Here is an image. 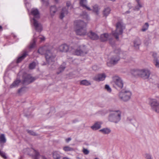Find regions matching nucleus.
I'll return each instance as SVG.
<instances>
[{
  "label": "nucleus",
  "mask_w": 159,
  "mask_h": 159,
  "mask_svg": "<svg viewBox=\"0 0 159 159\" xmlns=\"http://www.w3.org/2000/svg\"><path fill=\"white\" fill-rule=\"evenodd\" d=\"M20 82V80H16L11 85L10 88H13L16 87H18Z\"/></svg>",
  "instance_id": "nucleus-25"
},
{
  "label": "nucleus",
  "mask_w": 159,
  "mask_h": 159,
  "mask_svg": "<svg viewBox=\"0 0 159 159\" xmlns=\"http://www.w3.org/2000/svg\"><path fill=\"white\" fill-rule=\"evenodd\" d=\"M57 8L54 6H52L50 7V12L52 16H53L57 11Z\"/></svg>",
  "instance_id": "nucleus-24"
},
{
  "label": "nucleus",
  "mask_w": 159,
  "mask_h": 159,
  "mask_svg": "<svg viewBox=\"0 0 159 159\" xmlns=\"http://www.w3.org/2000/svg\"><path fill=\"white\" fill-rule=\"evenodd\" d=\"M66 68L65 64L63 63L61 65L58 69V71L57 72V74H58L63 71Z\"/></svg>",
  "instance_id": "nucleus-32"
},
{
  "label": "nucleus",
  "mask_w": 159,
  "mask_h": 159,
  "mask_svg": "<svg viewBox=\"0 0 159 159\" xmlns=\"http://www.w3.org/2000/svg\"><path fill=\"white\" fill-rule=\"evenodd\" d=\"M134 46L136 48H139V45L141 44L140 40L139 38L136 39L134 42Z\"/></svg>",
  "instance_id": "nucleus-28"
},
{
  "label": "nucleus",
  "mask_w": 159,
  "mask_h": 159,
  "mask_svg": "<svg viewBox=\"0 0 159 159\" xmlns=\"http://www.w3.org/2000/svg\"><path fill=\"white\" fill-rule=\"evenodd\" d=\"M149 103L153 110L159 113V103L156 99L149 98Z\"/></svg>",
  "instance_id": "nucleus-8"
},
{
  "label": "nucleus",
  "mask_w": 159,
  "mask_h": 159,
  "mask_svg": "<svg viewBox=\"0 0 159 159\" xmlns=\"http://www.w3.org/2000/svg\"><path fill=\"white\" fill-rule=\"evenodd\" d=\"M88 52L86 47L84 45H80L74 51H72L75 55L82 56L87 54Z\"/></svg>",
  "instance_id": "nucleus-5"
},
{
  "label": "nucleus",
  "mask_w": 159,
  "mask_h": 159,
  "mask_svg": "<svg viewBox=\"0 0 159 159\" xmlns=\"http://www.w3.org/2000/svg\"><path fill=\"white\" fill-rule=\"evenodd\" d=\"M102 122H97L95 123L91 127V128L93 130H96L99 129L101 127V125Z\"/></svg>",
  "instance_id": "nucleus-21"
},
{
  "label": "nucleus",
  "mask_w": 159,
  "mask_h": 159,
  "mask_svg": "<svg viewBox=\"0 0 159 159\" xmlns=\"http://www.w3.org/2000/svg\"><path fill=\"white\" fill-rule=\"evenodd\" d=\"M32 20L33 24L35 30L38 32H40L43 30L42 25L34 18H33Z\"/></svg>",
  "instance_id": "nucleus-11"
},
{
  "label": "nucleus",
  "mask_w": 159,
  "mask_h": 159,
  "mask_svg": "<svg viewBox=\"0 0 159 159\" xmlns=\"http://www.w3.org/2000/svg\"><path fill=\"white\" fill-rule=\"evenodd\" d=\"M46 63H44V64H43V65H46Z\"/></svg>",
  "instance_id": "nucleus-61"
},
{
  "label": "nucleus",
  "mask_w": 159,
  "mask_h": 159,
  "mask_svg": "<svg viewBox=\"0 0 159 159\" xmlns=\"http://www.w3.org/2000/svg\"><path fill=\"white\" fill-rule=\"evenodd\" d=\"M115 52H116H116H116V50H115Z\"/></svg>",
  "instance_id": "nucleus-63"
},
{
  "label": "nucleus",
  "mask_w": 159,
  "mask_h": 159,
  "mask_svg": "<svg viewBox=\"0 0 159 159\" xmlns=\"http://www.w3.org/2000/svg\"><path fill=\"white\" fill-rule=\"evenodd\" d=\"M42 159H47L46 157H42Z\"/></svg>",
  "instance_id": "nucleus-57"
},
{
  "label": "nucleus",
  "mask_w": 159,
  "mask_h": 159,
  "mask_svg": "<svg viewBox=\"0 0 159 159\" xmlns=\"http://www.w3.org/2000/svg\"><path fill=\"white\" fill-rule=\"evenodd\" d=\"M146 158L147 159H152L151 156L149 154H147L146 155Z\"/></svg>",
  "instance_id": "nucleus-51"
},
{
  "label": "nucleus",
  "mask_w": 159,
  "mask_h": 159,
  "mask_svg": "<svg viewBox=\"0 0 159 159\" xmlns=\"http://www.w3.org/2000/svg\"><path fill=\"white\" fill-rule=\"evenodd\" d=\"M38 38L41 41L44 40L45 39V37L42 36H39Z\"/></svg>",
  "instance_id": "nucleus-49"
},
{
  "label": "nucleus",
  "mask_w": 159,
  "mask_h": 159,
  "mask_svg": "<svg viewBox=\"0 0 159 159\" xmlns=\"http://www.w3.org/2000/svg\"><path fill=\"white\" fill-rule=\"evenodd\" d=\"M49 49L48 47L45 46L43 47L40 48L38 50V52L41 55H45L47 51Z\"/></svg>",
  "instance_id": "nucleus-19"
},
{
  "label": "nucleus",
  "mask_w": 159,
  "mask_h": 159,
  "mask_svg": "<svg viewBox=\"0 0 159 159\" xmlns=\"http://www.w3.org/2000/svg\"><path fill=\"white\" fill-rule=\"evenodd\" d=\"M132 95L131 92L128 90L123 89L118 93L119 99L122 101L126 102L131 98Z\"/></svg>",
  "instance_id": "nucleus-2"
},
{
  "label": "nucleus",
  "mask_w": 159,
  "mask_h": 159,
  "mask_svg": "<svg viewBox=\"0 0 159 159\" xmlns=\"http://www.w3.org/2000/svg\"><path fill=\"white\" fill-rule=\"evenodd\" d=\"M57 50L60 52H67L69 50V46L65 43L62 44L58 48Z\"/></svg>",
  "instance_id": "nucleus-13"
},
{
  "label": "nucleus",
  "mask_w": 159,
  "mask_h": 159,
  "mask_svg": "<svg viewBox=\"0 0 159 159\" xmlns=\"http://www.w3.org/2000/svg\"><path fill=\"white\" fill-rule=\"evenodd\" d=\"M100 39L102 41H105L107 40H109V41L112 40V38H111V35H109L107 33L101 34L100 36Z\"/></svg>",
  "instance_id": "nucleus-16"
},
{
  "label": "nucleus",
  "mask_w": 159,
  "mask_h": 159,
  "mask_svg": "<svg viewBox=\"0 0 159 159\" xmlns=\"http://www.w3.org/2000/svg\"><path fill=\"white\" fill-rule=\"evenodd\" d=\"M154 64L157 67H159V61L157 59L154 60Z\"/></svg>",
  "instance_id": "nucleus-47"
},
{
  "label": "nucleus",
  "mask_w": 159,
  "mask_h": 159,
  "mask_svg": "<svg viewBox=\"0 0 159 159\" xmlns=\"http://www.w3.org/2000/svg\"><path fill=\"white\" fill-rule=\"evenodd\" d=\"M83 14H84L83 18L86 19V20H89V16L87 13L85 12H83Z\"/></svg>",
  "instance_id": "nucleus-45"
},
{
  "label": "nucleus",
  "mask_w": 159,
  "mask_h": 159,
  "mask_svg": "<svg viewBox=\"0 0 159 159\" xmlns=\"http://www.w3.org/2000/svg\"><path fill=\"white\" fill-rule=\"evenodd\" d=\"M71 140V139L70 138H68L66 139V141L67 142H68Z\"/></svg>",
  "instance_id": "nucleus-52"
},
{
  "label": "nucleus",
  "mask_w": 159,
  "mask_h": 159,
  "mask_svg": "<svg viewBox=\"0 0 159 159\" xmlns=\"http://www.w3.org/2000/svg\"><path fill=\"white\" fill-rule=\"evenodd\" d=\"M130 11H128L125 12V14L129 13Z\"/></svg>",
  "instance_id": "nucleus-56"
},
{
  "label": "nucleus",
  "mask_w": 159,
  "mask_h": 159,
  "mask_svg": "<svg viewBox=\"0 0 159 159\" xmlns=\"http://www.w3.org/2000/svg\"><path fill=\"white\" fill-rule=\"evenodd\" d=\"M69 8L70 9H73V5H71L70 6V7H69Z\"/></svg>",
  "instance_id": "nucleus-55"
},
{
  "label": "nucleus",
  "mask_w": 159,
  "mask_h": 159,
  "mask_svg": "<svg viewBox=\"0 0 159 159\" xmlns=\"http://www.w3.org/2000/svg\"><path fill=\"white\" fill-rule=\"evenodd\" d=\"M150 71L146 69L141 70L140 77L144 79H148L150 76Z\"/></svg>",
  "instance_id": "nucleus-12"
},
{
  "label": "nucleus",
  "mask_w": 159,
  "mask_h": 159,
  "mask_svg": "<svg viewBox=\"0 0 159 159\" xmlns=\"http://www.w3.org/2000/svg\"><path fill=\"white\" fill-rule=\"evenodd\" d=\"M80 84L82 85L89 86L91 84L89 81L86 80H81L80 81Z\"/></svg>",
  "instance_id": "nucleus-31"
},
{
  "label": "nucleus",
  "mask_w": 159,
  "mask_h": 159,
  "mask_svg": "<svg viewBox=\"0 0 159 159\" xmlns=\"http://www.w3.org/2000/svg\"><path fill=\"white\" fill-rule=\"evenodd\" d=\"M43 4L45 6H47L48 5V0H41Z\"/></svg>",
  "instance_id": "nucleus-42"
},
{
  "label": "nucleus",
  "mask_w": 159,
  "mask_h": 159,
  "mask_svg": "<svg viewBox=\"0 0 159 159\" xmlns=\"http://www.w3.org/2000/svg\"><path fill=\"white\" fill-rule=\"evenodd\" d=\"M27 54L26 52H24L22 55L18 57L17 60V63H18L20 62L26 57Z\"/></svg>",
  "instance_id": "nucleus-30"
},
{
  "label": "nucleus",
  "mask_w": 159,
  "mask_h": 159,
  "mask_svg": "<svg viewBox=\"0 0 159 159\" xmlns=\"http://www.w3.org/2000/svg\"><path fill=\"white\" fill-rule=\"evenodd\" d=\"M88 36L93 40H96L98 39L99 36L95 33L91 31L87 34Z\"/></svg>",
  "instance_id": "nucleus-15"
},
{
  "label": "nucleus",
  "mask_w": 159,
  "mask_h": 159,
  "mask_svg": "<svg viewBox=\"0 0 159 159\" xmlns=\"http://www.w3.org/2000/svg\"><path fill=\"white\" fill-rule=\"evenodd\" d=\"M21 89H20L18 90V92L20 93L21 91Z\"/></svg>",
  "instance_id": "nucleus-58"
},
{
  "label": "nucleus",
  "mask_w": 159,
  "mask_h": 159,
  "mask_svg": "<svg viewBox=\"0 0 159 159\" xmlns=\"http://www.w3.org/2000/svg\"><path fill=\"white\" fill-rule=\"evenodd\" d=\"M140 5L141 6V7H140V6L139 5L138 3H137V5L135 7L134 10L139 11V10L140 8L142 7V5L140 3Z\"/></svg>",
  "instance_id": "nucleus-44"
},
{
  "label": "nucleus",
  "mask_w": 159,
  "mask_h": 159,
  "mask_svg": "<svg viewBox=\"0 0 159 159\" xmlns=\"http://www.w3.org/2000/svg\"><path fill=\"white\" fill-rule=\"evenodd\" d=\"M36 66V63L34 62L31 63L29 66L30 69H32L35 68Z\"/></svg>",
  "instance_id": "nucleus-39"
},
{
  "label": "nucleus",
  "mask_w": 159,
  "mask_h": 159,
  "mask_svg": "<svg viewBox=\"0 0 159 159\" xmlns=\"http://www.w3.org/2000/svg\"><path fill=\"white\" fill-rule=\"evenodd\" d=\"M106 77V75L104 73L98 74L95 75L93 78V80L97 81L104 80Z\"/></svg>",
  "instance_id": "nucleus-14"
},
{
  "label": "nucleus",
  "mask_w": 159,
  "mask_h": 159,
  "mask_svg": "<svg viewBox=\"0 0 159 159\" xmlns=\"http://www.w3.org/2000/svg\"><path fill=\"white\" fill-rule=\"evenodd\" d=\"M0 155L4 159H6L7 158V157L5 153L1 150H0Z\"/></svg>",
  "instance_id": "nucleus-41"
},
{
  "label": "nucleus",
  "mask_w": 159,
  "mask_h": 159,
  "mask_svg": "<svg viewBox=\"0 0 159 159\" xmlns=\"http://www.w3.org/2000/svg\"><path fill=\"white\" fill-rule=\"evenodd\" d=\"M1 29H2V27L0 25V30Z\"/></svg>",
  "instance_id": "nucleus-60"
},
{
  "label": "nucleus",
  "mask_w": 159,
  "mask_h": 159,
  "mask_svg": "<svg viewBox=\"0 0 159 159\" xmlns=\"http://www.w3.org/2000/svg\"><path fill=\"white\" fill-rule=\"evenodd\" d=\"M24 151L25 153L29 155L30 154V152L31 151V149L30 148H28L24 149Z\"/></svg>",
  "instance_id": "nucleus-48"
},
{
  "label": "nucleus",
  "mask_w": 159,
  "mask_h": 159,
  "mask_svg": "<svg viewBox=\"0 0 159 159\" xmlns=\"http://www.w3.org/2000/svg\"><path fill=\"white\" fill-rule=\"evenodd\" d=\"M54 0L56 2H58V0Z\"/></svg>",
  "instance_id": "nucleus-59"
},
{
  "label": "nucleus",
  "mask_w": 159,
  "mask_h": 159,
  "mask_svg": "<svg viewBox=\"0 0 159 159\" xmlns=\"http://www.w3.org/2000/svg\"><path fill=\"white\" fill-rule=\"evenodd\" d=\"M82 152L85 155H88L89 153V151L87 149L83 148Z\"/></svg>",
  "instance_id": "nucleus-43"
},
{
  "label": "nucleus",
  "mask_w": 159,
  "mask_h": 159,
  "mask_svg": "<svg viewBox=\"0 0 159 159\" xmlns=\"http://www.w3.org/2000/svg\"><path fill=\"white\" fill-rule=\"evenodd\" d=\"M149 25L148 23H146L143 26L141 30L142 31L144 32L146 31L148 28Z\"/></svg>",
  "instance_id": "nucleus-34"
},
{
  "label": "nucleus",
  "mask_w": 159,
  "mask_h": 159,
  "mask_svg": "<svg viewBox=\"0 0 159 159\" xmlns=\"http://www.w3.org/2000/svg\"><path fill=\"white\" fill-rule=\"evenodd\" d=\"M63 149L65 151H72L74 150V149L69 146H65L63 148Z\"/></svg>",
  "instance_id": "nucleus-36"
},
{
  "label": "nucleus",
  "mask_w": 159,
  "mask_h": 159,
  "mask_svg": "<svg viewBox=\"0 0 159 159\" xmlns=\"http://www.w3.org/2000/svg\"><path fill=\"white\" fill-rule=\"evenodd\" d=\"M136 1L137 2V3H138L139 5L140 6V7H141V6L140 5V0H136Z\"/></svg>",
  "instance_id": "nucleus-53"
},
{
  "label": "nucleus",
  "mask_w": 159,
  "mask_h": 159,
  "mask_svg": "<svg viewBox=\"0 0 159 159\" xmlns=\"http://www.w3.org/2000/svg\"><path fill=\"white\" fill-rule=\"evenodd\" d=\"M95 159H98V158H95Z\"/></svg>",
  "instance_id": "nucleus-64"
},
{
  "label": "nucleus",
  "mask_w": 159,
  "mask_h": 159,
  "mask_svg": "<svg viewBox=\"0 0 159 159\" xmlns=\"http://www.w3.org/2000/svg\"><path fill=\"white\" fill-rule=\"evenodd\" d=\"M124 85L123 81L118 76H115L113 78V85L116 89H121Z\"/></svg>",
  "instance_id": "nucleus-7"
},
{
  "label": "nucleus",
  "mask_w": 159,
  "mask_h": 159,
  "mask_svg": "<svg viewBox=\"0 0 159 159\" xmlns=\"http://www.w3.org/2000/svg\"><path fill=\"white\" fill-rule=\"evenodd\" d=\"M66 6L68 7H69L71 5V2L70 1H67L66 2Z\"/></svg>",
  "instance_id": "nucleus-50"
},
{
  "label": "nucleus",
  "mask_w": 159,
  "mask_h": 159,
  "mask_svg": "<svg viewBox=\"0 0 159 159\" xmlns=\"http://www.w3.org/2000/svg\"><path fill=\"white\" fill-rule=\"evenodd\" d=\"M105 89L107 91L109 92H111V90L109 85L106 84L105 86Z\"/></svg>",
  "instance_id": "nucleus-46"
},
{
  "label": "nucleus",
  "mask_w": 159,
  "mask_h": 159,
  "mask_svg": "<svg viewBox=\"0 0 159 159\" xmlns=\"http://www.w3.org/2000/svg\"><path fill=\"white\" fill-rule=\"evenodd\" d=\"M27 132L28 133L32 135L37 136L38 135L35 132L31 130H27Z\"/></svg>",
  "instance_id": "nucleus-40"
},
{
  "label": "nucleus",
  "mask_w": 159,
  "mask_h": 159,
  "mask_svg": "<svg viewBox=\"0 0 159 159\" xmlns=\"http://www.w3.org/2000/svg\"><path fill=\"white\" fill-rule=\"evenodd\" d=\"M158 87L159 88V84L158 85Z\"/></svg>",
  "instance_id": "nucleus-62"
},
{
  "label": "nucleus",
  "mask_w": 159,
  "mask_h": 159,
  "mask_svg": "<svg viewBox=\"0 0 159 159\" xmlns=\"http://www.w3.org/2000/svg\"><path fill=\"white\" fill-rule=\"evenodd\" d=\"M6 139L4 134H2L0 135V145L2 148L3 147V145L2 143H4L6 142Z\"/></svg>",
  "instance_id": "nucleus-22"
},
{
  "label": "nucleus",
  "mask_w": 159,
  "mask_h": 159,
  "mask_svg": "<svg viewBox=\"0 0 159 159\" xmlns=\"http://www.w3.org/2000/svg\"><path fill=\"white\" fill-rule=\"evenodd\" d=\"M140 71L141 70L134 69L132 70L131 72L132 74L135 76H140Z\"/></svg>",
  "instance_id": "nucleus-27"
},
{
  "label": "nucleus",
  "mask_w": 159,
  "mask_h": 159,
  "mask_svg": "<svg viewBox=\"0 0 159 159\" xmlns=\"http://www.w3.org/2000/svg\"><path fill=\"white\" fill-rule=\"evenodd\" d=\"M127 121L128 122H130L133 125H134V123L136 122L135 120L132 119L130 117H128L127 119Z\"/></svg>",
  "instance_id": "nucleus-35"
},
{
  "label": "nucleus",
  "mask_w": 159,
  "mask_h": 159,
  "mask_svg": "<svg viewBox=\"0 0 159 159\" xmlns=\"http://www.w3.org/2000/svg\"><path fill=\"white\" fill-rule=\"evenodd\" d=\"M68 13L67 9L66 7L62 8L60 15V18L62 19Z\"/></svg>",
  "instance_id": "nucleus-18"
},
{
  "label": "nucleus",
  "mask_w": 159,
  "mask_h": 159,
  "mask_svg": "<svg viewBox=\"0 0 159 159\" xmlns=\"http://www.w3.org/2000/svg\"><path fill=\"white\" fill-rule=\"evenodd\" d=\"M32 149L33 150L34 153V159H38L39 155V153L35 150L34 149Z\"/></svg>",
  "instance_id": "nucleus-37"
},
{
  "label": "nucleus",
  "mask_w": 159,
  "mask_h": 159,
  "mask_svg": "<svg viewBox=\"0 0 159 159\" xmlns=\"http://www.w3.org/2000/svg\"><path fill=\"white\" fill-rule=\"evenodd\" d=\"M125 29V26L122 22H119L116 25V30L112 32V35L117 39H119V35H121L123 30Z\"/></svg>",
  "instance_id": "nucleus-3"
},
{
  "label": "nucleus",
  "mask_w": 159,
  "mask_h": 159,
  "mask_svg": "<svg viewBox=\"0 0 159 159\" xmlns=\"http://www.w3.org/2000/svg\"><path fill=\"white\" fill-rule=\"evenodd\" d=\"M45 57L47 61L48 64H52L55 61V59L56 55L48 49L45 53Z\"/></svg>",
  "instance_id": "nucleus-6"
},
{
  "label": "nucleus",
  "mask_w": 159,
  "mask_h": 159,
  "mask_svg": "<svg viewBox=\"0 0 159 159\" xmlns=\"http://www.w3.org/2000/svg\"><path fill=\"white\" fill-rule=\"evenodd\" d=\"M35 42H36V40L35 39L34 37V39H33V41L32 43H31L30 46L29 48L30 49L33 48L35 46Z\"/></svg>",
  "instance_id": "nucleus-38"
},
{
  "label": "nucleus",
  "mask_w": 159,
  "mask_h": 159,
  "mask_svg": "<svg viewBox=\"0 0 159 159\" xmlns=\"http://www.w3.org/2000/svg\"><path fill=\"white\" fill-rule=\"evenodd\" d=\"M75 27V32L77 34L79 35H84L86 33V24L83 21L77 20L74 22Z\"/></svg>",
  "instance_id": "nucleus-1"
},
{
  "label": "nucleus",
  "mask_w": 159,
  "mask_h": 159,
  "mask_svg": "<svg viewBox=\"0 0 159 159\" xmlns=\"http://www.w3.org/2000/svg\"><path fill=\"white\" fill-rule=\"evenodd\" d=\"M99 131L103 134H108L111 132V129L107 128H103Z\"/></svg>",
  "instance_id": "nucleus-26"
},
{
  "label": "nucleus",
  "mask_w": 159,
  "mask_h": 159,
  "mask_svg": "<svg viewBox=\"0 0 159 159\" xmlns=\"http://www.w3.org/2000/svg\"><path fill=\"white\" fill-rule=\"evenodd\" d=\"M31 14L34 16L33 18L35 19L39 18V13L38 10L37 9H32L31 11Z\"/></svg>",
  "instance_id": "nucleus-17"
},
{
  "label": "nucleus",
  "mask_w": 159,
  "mask_h": 159,
  "mask_svg": "<svg viewBox=\"0 0 159 159\" xmlns=\"http://www.w3.org/2000/svg\"><path fill=\"white\" fill-rule=\"evenodd\" d=\"M87 2V0H80V5L82 7H85L89 11H91V8L86 5Z\"/></svg>",
  "instance_id": "nucleus-23"
},
{
  "label": "nucleus",
  "mask_w": 159,
  "mask_h": 159,
  "mask_svg": "<svg viewBox=\"0 0 159 159\" xmlns=\"http://www.w3.org/2000/svg\"><path fill=\"white\" fill-rule=\"evenodd\" d=\"M53 157L54 159H59L61 157L60 153L56 151L53 152Z\"/></svg>",
  "instance_id": "nucleus-29"
},
{
  "label": "nucleus",
  "mask_w": 159,
  "mask_h": 159,
  "mask_svg": "<svg viewBox=\"0 0 159 159\" xmlns=\"http://www.w3.org/2000/svg\"><path fill=\"white\" fill-rule=\"evenodd\" d=\"M99 9L98 6L96 5H94L93 7V11L96 13L97 15H98L99 14Z\"/></svg>",
  "instance_id": "nucleus-33"
},
{
  "label": "nucleus",
  "mask_w": 159,
  "mask_h": 159,
  "mask_svg": "<svg viewBox=\"0 0 159 159\" xmlns=\"http://www.w3.org/2000/svg\"><path fill=\"white\" fill-rule=\"evenodd\" d=\"M121 112L119 111H114L110 113L108 116V120L111 122L117 123L121 119Z\"/></svg>",
  "instance_id": "nucleus-4"
},
{
  "label": "nucleus",
  "mask_w": 159,
  "mask_h": 159,
  "mask_svg": "<svg viewBox=\"0 0 159 159\" xmlns=\"http://www.w3.org/2000/svg\"><path fill=\"white\" fill-rule=\"evenodd\" d=\"M35 80L36 78L32 77L30 75H25L23 76L22 83L25 85H27L33 82Z\"/></svg>",
  "instance_id": "nucleus-9"
},
{
  "label": "nucleus",
  "mask_w": 159,
  "mask_h": 159,
  "mask_svg": "<svg viewBox=\"0 0 159 159\" xmlns=\"http://www.w3.org/2000/svg\"><path fill=\"white\" fill-rule=\"evenodd\" d=\"M120 59V57L118 55L114 56L110 59L109 61L107 63V66L109 67L112 66L116 64Z\"/></svg>",
  "instance_id": "nucleus-10"
},
{
  "label": "nucleus",
  "mask_w": 159,
  "mask_h": 159,
  "mask_svg": "<svg viewBox=\"0 0 159 159\" xmlns=\"http://www.w3.org/2000/svg\"><path fill=\"white\" fill-rule=\"evenodd\" d=\"M111 10V9L109 7H107L105 8L102 11V14L103 16L106 18L110 14Z\"/></svg>",
  "instance_id": "nucleus-20"
},
{
  "label": "nucleus",
  "mask_w": 159,
  "mask_h": 159,
  "mask_svg": "<svg viewBox=\"0 0 159 159\" xmlns=\"http://www.w3.org/2000/svg\"><path fill=\"white\" fill-rule=\"evenodd\" d=\"M152 56L155 58L157 56V54L156 53H153L152 54Z\"/></svg>",
  "instance_id": "nucleus-54"
}]
</instances>
